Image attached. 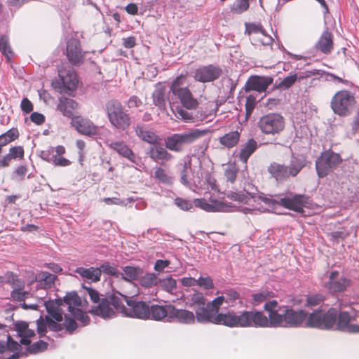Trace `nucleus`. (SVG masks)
<instances>
[{"label":"nucleus","mask_w":359,"mask_h":359,"mask_svg":"<svg viewBox=\"0 0 359 359\" xmlns=\"http://www.w3.org/2000/svg\"><path fill=\"white\" fill-rule=\"evenodd\" d=\"M219 306L215 302V299L204 304V306L195 308L194 315L196 321L201 324H215L223 325L230 327L231 321L230 318L232 316V311H228L226 313H219Z\"/></svg>","instance_id":"39448f33"},{"label":"nucleus","mask_w":359,"mask_h":359,"mask_svg":"<svg viewBox=\"0 0 359 359\" xmlns=\"http://www.w3.org/2000/svg\"><path fill=\"white\" fill-rule=\"evenodd\" d=\"M147 154L157 163L159 161H169L173 158V156L168 151L166 147L164 148L158 143L151 145L147 149Z\"/></svg>","instance_id":"a878e982"},{"label":"nucleus","mask_w":359,"mask_h":359,"mask_svg":"<svg viewBox=\"0 0 359 359\" xmlns=\"http://www.w3.org/2000/svg\"><path fill=\"white\" fill-rule=\"evenodd\" d=\"M135 131L140 140L151 145L158 143L161 140L152 128L143 123H137L135 127Z\"/></svg>","instance_id":"393cba45"},{"label":"nucleus","mask_w":359,"mask_h":359,"mask_svg":"<svg viewBox=\"0 0 359 359\" xmlns=\"http://www.w3.org/2000/svg\"><path fill=\"white\" fill-rule=\"evenodd\" d=\"M222 74V68L217 65L199 67L194 72V79L201 83L212 82L218 79Z\"/></svg>","instance_id":"aec40b11"},{"label":"nucleus","mask_w":359,"mask_h":359,"mask_svg":"<svg viewBox=\"0 0 359 359\" xmlns=\"http://www.w3.org/2000/svg\"><path fill=\"white\" fill-rule=\"evenodd\" d=\"M258 127L265 135H276L284 129L285 121L283 116L278 113H270L262 116Z\"/></svg>","instance_id":"dca6fc26"},{"label":"nucleus","mask_w":359,"mask_h":359,"mask_svg":"<svg viewBox=\"0 0 359 359\" xmlns=\"http://www.w3.org/2000/svg\"><path fill=\"white\" fill-rule=\"evenodd\" d=\"M48 348V344L43 340H39L27 348V352L30 354H36L44 351Z\"/></svg>","instance_id":"8fccbe9b"},{"label":"nucleus","mask_w":359,"mask_h":359,"mask_svg":"<svg viewBox=\"0 0 359 359\" xmlns=\"http://www.w3.org/2000/svg\"><path fill=\"white\" fill-rule=\"evenodd\" d=\"M327 280L323 282V287L330 294H338L348 290L352 281L342 273L332 270L327 273Z\"/></svg>","instance_id":"4468645a"},{"label":"nucleus","mask_w":359,"mask_h":359,"mask_svg":"<svg viewBox=\"0 0 359 359\" xmlns=\"http://www.w3.org/2000/svg\"><path fill=\"white\" fill-rule=\"evenodd\" d=\"M307 317V313L302 310H294L290 306L279 305L277 302L276 315H273L272 323L276 327H297L300 326Z\"/></svg>","instance_id":"423d86ee"},{"label":"nucleus","mask_w":359,"mask_h":359,"mask_svg":"<svg viewBox=\"0 0 359 359\" xmlns=\"http://www.w3.org/2000/svg\"><path fill=\"white\" fill-rule=\"evenodd\" d=\"M63 329L65 328L66 330L72 334L77 328V323L75 319L70 318L68 315H65V321L62 323Z\"/></svg>","instance_id":"864d4df0"},{"label":"nucleus","mask_w":359,"mask_h":359,"mask_svg":"<svg viewBox=\"0 0 359 359\" xmlns=\"http://www.w3.org/2000/svg\"><path fill=\"white\" fill-rule=\"evenodd\" d=\"M273 81V79L271 76H251L245 83V90L246 92L255 90L262 93L266 91Z\"/></svg>","instance_id":"4be33fe9"},{"label":"nucleus","mask_w":359,"mask_h":359,"mask_svg":"<svg viewBox=\"0 0 359 359\" xmlns=\"http://www.w3.org/2000/svg\"><path fill=\"white\" fill-rule=\"evenodd\" d=\"M238 169L235 165H229L225 170L224 176L226 181L233 183L236 179Z\"/></svg>","instance_id":"5fc2aeb1"},{"label":"nucleus","mask_w":359,"mask_h":359,"mask_svg":"<svg viewBox=\"0 0 359 359\" xmlns=\"http://www.w3.org/2000/svg\"><path fill=\"white\" fill-rule=\"evenodd\" d=\"M109 147L116 151L121 156L127 158L135 165H140L141 158L123 142H112Z\"/></svg>","instance_id":"b1692460"},{"label":"nucleus","mask_w":359,"mask_h":359,"mask_svg":"<svg viewBox=\"0 0 359 359\" xmlns=\"http://www.w3.org/2000/svg\"><path fill=\"white\" fill-rule=\"evenodd\" d=\"M205 134V130L198 128L191 129L182 133H174L165 139V145L170 151L181 152L184 146L195 142Z\"/></svg>","instance_id":"1a4fd4ad"},{"label":"nucleus","mask_w":359,"mask_h":359,"mask_svg":"<svg viewBox=\"0 0 359 359\" xmlns=\"http://www.w3.org/2000/svg\"><path fill=\"white\" fill-rule=\"evenodd\" d=\"M53 163L55 166L67 167L71 165V161L66 158L55 155Z\"/></svg>","instance_id":"69168bd1"},{"label":"nucleus","mask_w":359,"mask_h":359,"mask_svg":"<svg viewBox=\"0 0 359 359\" xmlns=\"http://www.w3.org/2000/svg\"><path fill=\"white\" fill-rule=\"evenodd\" d=\"M258 147L257 142L253 138L248 140L241 146L238 158L243 163L246 164L250 156L256 151Z\"/></svg>","instance_id":"72a5a7b5"},{"label":"nucleus","mask_w":359,"mask_h":359,"mask_svg":"<svg viewBox=\"0 0 359 359\" xmlns=\"http://www.w3.org/2000/svg\"><path fill=\"white\" fill-rule=\"evenodd\" d=\"M341 162V156L331 149L322 152L316 161V170L318 176L320 178L326 177L336 169Z\"/></svg>","instance_id":"f8f14e48"},{"label":"nucleus","mask_w":359,"mask_h":359,"mask_svg":"<svg viewBox=\"0 0 359 359\" xmlns=\"http://www.w3.org/2000/svg\"><path fill=\"white\" fill-rule=\"evenodd\" d=\"M88 294L90 300L97 304L93 306L89 312L103 319H111L116 316L115 308H118L121 304V299L116 295L109 297L100 298V294L90 287L83 286Z\"/></svg>","instance_id":"20e7f679"},{"label":"nucleus","mask_w":359,"mask_h":359,"mask_svg":"<svg viewBox=\"0 0 359 359\" xmlns=\"http://www.w3.org/2000/svg\"><path fill=\"white\" fill-rule=\"evenodd\" d=\"M58 75L62 85L60 92L69 95H72L79 84V79L75 70L70 67L64 68L58 71Z\"/></svg>","instance_id":"6ab92c4d"},{"label":"nucleus","mask_w":359,"mask_h":359,"mask_svg":"<svg viewBox=\"0 0 359 359\" xmlns=\"http://www.w3.org/2000/svg\"><path fill=\"white\" fill-rule=\"evenodd\" d=\"M121 295V304L115 311H121L125 316L146 320L149 318V305L142 301L128 299L126 295Z\"/></svg>","instance_id":"9b49d317"},{"label":"nucleus","mask_w":359,"mask_h":359,"mask_svg":"<svg viewBox=\"0 0 359 359\" xmlns=\"http://www.w3.org/2000/svg\"><path fill=\"white\" fill-rule=\"evenodd\" d=\"M245 34L248 36L261 34L264 37V39H260V43L263 46L271 45L273 41V38L266 34L261 24L245 23Z\"/></svg>","instance_id":"c756f323"},{"label":"nucleus","mask_w":359,"mask_h":359,"mask_svg":"<svg viewBox=\"0 0 359 359\" xmlns=\"http://www.w3.org/2000/svg\"><path fill=\"white\" fill-rule=\"evenodd\" d=\"M30 293L27 291H22L20 290H13V291L11 293V297L13 299V300L16 302H23L25 300V299L28 298Z\"/></svg>","instance_id":"4d7b16f0"},{"label":"nucleus","mask_w":359,"mask_h":359,"mask_svg":"<svg viewBox=\"0 0 359 359\" xmlns=\"http://www.w3.org/2000/svg\"><path fill=\"white\" fill-rule=\"evenodd\" d=\"M201 177V180H202L203 184L201 187H198V189H205L210 188L212 190L216 189V180L215 177L210 173L209 172L206 171L205 172H201L199 174Z\"/></svg>","instance_id":"c03bdc74"},{"label":"nucleus","mask_w":359,"mask_h":359,"mask_svg":"<svg viewBox=\"0 0 359 359\" xmlns=\"http://www.w3.org/2000/svg\"><path fill=\"white\" fill-rule=\"evenodd\" d=\"M8 154L12 159L22 158L24 156V149L20 146L12 147L9 149Z\"/></svg>","instance_id":"680f3d73"},{"label":"nucleus","mask_w":359,"mask_h":359,"mask_svg":"<svg viewBox=\"0 0 359 359\" xmlns=\"http://www.w3.org/2000/svg\"><path fill=\"white\" fill-rule=\"evenodd\" d=\"M100 271V276L102 273L112 276L115 278L119 279L120 271L117 268L109 262H104L97 267Z\"/></svg>","instance_id":"37998d69"},{"label":"nucleus","mask_w":359,"mask_h":359,"mask_svg":"<svg viewBox=\"0 0 359 359\" xmlns=\"http://www.w3.org/2000/svg\"><path fill=\"white\" fill-rule=\"evenodd\" d=\"M77 102L67 97H61L57 106V109L60 111L65 116L73 118L74 110L77 107Z\"/></svg>","instance_id":"473e14b6"},{"label":"nucleus","mask_w":359,"mask_h":359,"mask_svg":"<svg viewBox=\"0 0 359 359\" xmlns=\"http://www.w3.org/2000/svg\"><path fill=\"white\" fill-rule=\"evenodd\" d=\"M81 304V299L76 292H68L63 299H55L44 302V306L48 313L57 321H62L64 310L62 306H67L70 313L72 309H76L75 306Z\"/></svg>","instance_id":"0eeeda50"},{"label":"nucleus","mask_w":359,"mask_h":359,"mask_svg":"<svg viewBox=\"0 0 359 359\" xmlns=\"http://www.w3.org/2000/svg\"><path fill=\"white\" fill-rule=\"evenodd\" d=\"M232 198L241 202L248 203L249 199H253L255 202L262 201L272 208L276 205L283 206L287 209L297 212H302L304 208H309L311 205L310 197L297 194L293 192H287L278 195L264 196L259 194L258 189L251 183H246L243 191L239 193H232Z\"/></svg>","instance_id":"f03ea898"},{"label":"nucleus","mask_w":359,"mask_h":359,"mask_svg":"<svg viewBox=\"0 0 359 359\" xmlns=\"http://www.w3.org/2000/svg\"><path fill=\"white\" fill-rule=\"evenodd\" d=\"M70 313L75 319L80 321L83 325H87L90 323L89 316L79 308H76V309H72Z\"/></svg>","instance_id":"3c124183"},{"label":"nucleus","mask_w":359,"mask_h":359,"mask_svg":"<svg viewBox=\"0 0 359 359\" xmlns=\"http://www.w3.org/2000/svg\"><path fill=\"white\" fill-rule=\"evenodd\" d=\"M56 276L46 271H43L36 276V281L40 287L50 288L56 279Z\"/></svg>","instance_id":"a19ab883"},{"label":"nucleus","mask_w":359,"mask_h":359,"mask_svg":"<svg viewBox=\"0 0 359 359\" xmlns=\"http://www.w3.org/2000/svg\"><path fill=\"white\" fill-rule=\"evenodd\" d=\"M359 318V312L350 313L348 311H337L335 330L349 334L359 333V325L352 323Z\"/></svg>","instance_id":"f3484780"},{"label":"nucleus","mask_w":359,"mask_h":359,"mask_svg":"<svg viewBox=\"0 0 359 359\" xmlns=\"http://www.w3.org/2000/svg\"><path fill=\"white\" fill-rule=\"evenodd\" d=\"M143 268L140 266L127 265L122 267V272H120L119 279L130 283L138 282L142 273Z\"/></svg>","instance_id":"bb28decb"},{"label":"nucleus","mask_w":359,"mask_h":359,"mask_svg":"<svg viewBox=\"0 0 359 359\" xmlns=\"http://www.w3.org/2000/svg\"><path fill=\"white\" fill-rule=\"evenodd\" d=\"M106 110L110 123L120 131L126 130L131 123L130 114L123 108L121 103L115 100L106 104Z\"/></svg>","instance_id":"9d476101"},{"label":"nucleus","mask_w":359,"mask_h":359,"mask_svg":"<svg viewBox=\"0 0 359 359\" xmlns=\"http://www.w3.org/2000/svg\"><path fill=\"white\" fill-rule=\"evenodd\" d=\"M215 302L217 303L219 307L224 302L228 306L233 307L239 305L243 306V302L241 294L233 288H226L222 292V295L215 298Z\"/></svg>","instance_id":"5701e85b"},{"label":"nucleus","mask_w":359,"mask_h":359,"mask_svg":"<svg viewBox=\"0 0 359 359\" xmlns=\"http://www.w3.org/2000/svg\"><path fill=\"white\" fill-rule=\"evenodd\" d=\"M86 52L81 48L79 39L71 38L67 42L66 55L69 63L74 66L81 65L85 59Z\"/></svg>","instance_id":"a211bd4d"},{"label":"nucleus","mask_w":359,"mask_h":359,"mask_svg":"<svg viewBox=\"0 0 359 359\" xmlns=\"http://www.w3.org/2000/svg\"><path fill=\"white\" fill-rule=\"evenodd\" d=\"M165 88L158 85L152 93L154 104L161 111L166 109Z\"/></svg>","instance_id":"f704fd0d"},{"label":"nucleus","mask_w":359,"mask_h":359,"mask_svg":"<svg viewBox=\"0 0 359 359\" xmlns=\"http://www.w3.org/2000/svg\"><path fill=\"white\" fill-rule=\"evenodd\" d=\"M20 107L22 111L26 114H29L33 110V104L27 97L22 100Z\"/></svg>","instance_id":"338daca9"},{"label":"nucleus","mask_w":359,"mask_h":359,"mask_svg":"<svg viewBox=\"0 0 359 359\" xmlns=\"http://www.w3.org/2000/svg\"><path fill=\"white\" fill-rule=\"evenodd\" d=\"M191 161L192 159L189 156L184 158L183 163L180 165V181L187 188L196 191L198 187H201L204 184L201 180L199 172L195 175Z\"/></svg>","instance_id":"ddd939ff"},{"label":"nucleus","mask_w":359,"mask_h":359,"mask_svg":"<svg viewBox=\"0 0 359 359\" xmlns=\"http://www.w3.org/2000/svg\"><path fill=\"white\" fill-rule=\"evenodd\" d=\"M257 103V97L254 95H250L245 100V111L246 116H249L252 114Z\"/></svg>","instance_id":"6e6d98bb"},{"label":"nucleus","mask_w":359,"mask_h":359,"mask_svg":"<svg viewBox=\"0 0 359 359\" xmlns=\"http://www.w3.org/2000/svg\"><path fill=\"white\" fill-rule=\"evenodd\" d=\"M196 207L201 208L207 212L215 211V208L213 205L208 203L205 199H196L194 201Z\"/></svg>","instance_id":"052dcab7"},{"label":"nucleus","mask_w":359,"mask_h":359,"mask_svg":"<svg viewBox=\"0 0 359 359\" xmlns=\"http://www.w3.org/2000/svg\"><path fill=\"white\" fill-rule=\"evenodd\" d=\"M240 136L238 131H231L221 137L219 142L227 148H232L238 144Z\"/></svg>","instance_id":"ea45409f"},{"label":"nucleus","mask_w":359,"mask_h":359,"mask_svg":"<svg viewBox=\"0 0 359 359\" xmlns=\"http://www.w3.org/2000/svg\"><path fill=\"white\" fill-rule=\"evenodd\" d=\"M55 147H49L48 149L41 151L39 156L48 163H53L55 158Z\"/></svg>","instance_id":"bf43d9fd"},{"label":"nucleus","mask_w":359,"mask_h":359,"mask_svg":"<svg viewBox=\"0 0 359 359\" xmlns=\"http://www.w3.org/2000/svg\"><path fill=\"white\" fill-rule=\"evenodd\" d=\"M273 292L269 291H262L252 294V303L256 305L262 302H267L270 300L271 297H273Z\"/></svg>","instance_id":"de8ad7c7"},{"label":"nucleus","mask_w":359,"mask_h":359,"mask_svg":"<svg viewBox=\"0 0 359 359\" xmlns=\"http://www.w3.org/2000/svg\"><path fill=\"white\" fill-rule=\"evenodd\" d=\"M305 165L303 157L292 155L288 165L273 163L269 167L268 170L278 182H283L290 177H296Z\"/></svg>","instance_id":"6e6552de"},{"label":"nucleus","mask_w":359,"mask_h":359,"mask_svg":"<svg viewBox=\"0 0 359 359\" xmlns=\"http://www.w3.org/2000/svg\"><path fill=\"white\" fill-rule=\"evenodd\" d=\"M71 124L81 135L90 137L98 135L99 127L88 118L77 116L72 118Z\"/></svg>","instance_id":"412c9836"},{"label":"nucleus","mask_w":359,"mask_h":359,"mask_svg":"<svg viewBox=\"0 0 359 359\" xmlns=\"http://www.w3.org/2000/svg\"><path fill=\"white\" fill-rule=\"evenodd\" d=\"M297 81V74H290L285 77L279 83H276L275 88L280 90H285L292 87Z\"/></svg>","instance_id":"a18cd8bd"},{"label":"nucleus","mask_w":359,"mask_h":359,"mask_svg":"<svg viewBox=\"0 0 359 359\" xmlns=\"http://www.w3.org/2000/svg\"><path fill=\"white\" fill-rule=\"evenodd\" d=\"M185 76L176 77L170 86L168 101L175 116L185 122L195 123L204 121L208 115L202 111H189L196 109L198 102L186 86Z\"/></svg>","instance_id":"f257e3e1"},{"label":"nucleus","mask_w":359,"mask_h":359,"mask_svg":"<svg viewBox=\"0 0 359 359\" xmlns=\"http://www.w3.org/2000/svg\"><path fill=\"white\" fill-rule=\"evenodd\" d=\"M170 311V318L176 319L182 324H194L196 322L194 313L187 309H179L172 306Z\"/></svg>","instance_id":"c85d7f7f"},{"label":"nucleus","mask_w":359,"mask_h":359,"mask_svg":"<svg viewBox=\"0 0 359 359\" xmlns=\"http://www.w3.org/2000/svg\"><path fill=\"white\" fill-rule=\"evenodd\" d=\"M0 51L8 59H10L13 55L9 45L8 37L6 35L0 36Z\"/></svg>","instance_id":"49530a36"},{"label":"nucleus","mask_w":359,"mask_h":359,"mask_svg":"<svg viewBox=\"0 0 359 359\" xmlns=\"http://www.w3.org/2000/svg\"><path fill=\"white\" fill-rule=\"evenodd\" d=\"M126 104L128 108L139 107L142 104V102L138 97L133 95L129 98Z\"/></svg>","instance_id":"774afa93"},{"label":"nucleus","mask_w":359,"mask_h":359,"mask_svg":"<svg viewBox=\"0 0 359 359\" xmlns=\"http://www.w3.org/2000/svg\"><path fill=\"white\" fill-rule=\"evenodd\" d=\"M158 282L159 278L156 273L145 272L143 269L142 273L140 276L137 283L143 287L151 288L154 286L158 285Z\"/></svg>","instance_id":"e433bc0d"},{"label":"nucleus","mask_w":359,"mask_h":359,"mask_svg":"<svg viewBox=\"0 0 359 359\" xmlns=\"http://www.w3.org/2000/svg\"><path fill=\"white\" fill-rule=\"evenodd\" d=\"M74 272L79 275L83 280H89L90 283H97L100 280V271L97 267H77L74 270Z\"/></svg>","instance_id":"7c9ffc66"},{"label":"nucleus","mask_w":359,"mask_h":359,"mask_svg":"<svg viewBox=\"0 0 359 359\" xmlns=\"http://www.w3.org/2000/svg\"><path fill=\"white\" fill-rule=\"evenodd\" d=\"M187 299V304L194 311L195 308L201 307L208 302L203 294L198 291H194V293L190 294Z\"/></svg>","instance_id":"4c0bfd02"},{"label":"nucleus","mask_w":359,"mask_h":359,"mask_svg":"<svg viewBox=\"0 0 359 359\" xmlns=\"http://www.w3.org/2000/svg\"><path fill=\"white\" fill-rule=\"evenodd\" d=\"M158 285L164 291L169 293H174L177 290V281L171 276L165 278H159Z\"/></svg>","instance_id":"79ce46f5"},{"label":"nucleus","mask_w":359,"mask_h":359,"mask_svg":"<svg viewBox=\"0 0 359 359\" xmlns=\"http://www.w3.org/2000/svg\"><path fill=\"white\" fill-rule=\"evenodd\" d=\"M276 308L277 301L273 299L266 302L264 305V309L268 312L269 317L266 316L263 312L258 311H244L239 314L232 311L230 327H276V324L272 323L273 316L276 315Z\"/></svg>","instance_id":"7ed1b4c3"},{"label":"nucleus","mask_w":359,"mask_h":359,"mask_svg":"<svg viewBox=\"0 0 359 359\" xmlns=\"http://www.w3.org/2000/svg\"><path fill=\"white\" fill-rule=\"evenodd\" d=\"M323 323V310L316 309L309 314L307 320L306 326L309 327H315L322 330Z\"/></svg>","instance_id":"58836bf2"},{"label":"nucleus","mask_w":359,"mask_h":359,"mask_svg":"<svg viewBox=\"0 0 359 359\" xmlns=\"http://www.w3.org/2000/svg\"><path fill=\"white\" fill-rule=\"evenodd\" d=\"M355 102V97L352 93L346 90H340L332 97L331 108L335 114L346 116L351 113Z\"/></svg>","instance_id":"2eb2a0df"},{"label":"nucleus","mask_w":359,"mask_h":359,"mask_svg":"<svg viewBox=\"0 0 359 359\" xmlns=\"http://www.w3.org/2000/svg\"><path fill=\"white\" fill-rule=\"evenodd\" d=\"M314 48L323 54L328 55L331 53L334 48L333 35L328 31L327 28L322 33Z\"/></svg>","instance_id":"cd10ccee"},{"label":"nucleus","mask_w":359,"mask_h":359,"mask_svg":"<svg viewBox=\"0 0 359 359\" xmlns=\"http://www.w3.org/2000/svg\"><path fill=\"white\" fill-rule=\"evenodd\" d=\"M324 300V295L322 294H315L307 297V304L309 306H316L320 304Z\"/></svg>","instance_id":"0e129e2a"},{"label":"nucleus","mask_w":359,"mask_h":359,"mask_svg":"<svg viewBox=\"0 0 359 359\" xmlns=\"http://www.w3.org/2000/svg\"><path fill=\"white\" fill-rule=\"evenodd\" d=\"M197 285L205 290H210L214 287L212 278L210 276H200L197 279Z\"/></svg>","instance_id":"13d9d810"},{"label":"nucleus","mask_w":359,"mask_h":359,"mask_svg":"<svg viewBox=\"0 0 359 359\" xmlns=\"http://www.w3.org/2000/svg\"><path fill=\"white\" fill-rule=\"evenodd\" d=\"M154 176L161 183L166 185H171L173 182L172 177L169 176L165 170L161 168H158L156 169L154 172Z\"/></svg>","instance_id":"09e8293b"},{"label":"nucleus","mask_w":359,"mask_h":359,"mask_svg":"<svg viewBox=\"0 0 359 359\" xmlns=\"http://www.w3.org/2000/svg\"><path fill=\"white\" fill-rule=\"evenodd\" d=\"M174 203L180 209L184 211H189L194 208V205L191 201L187 200L181 197H177L174 201Z\"/></svg>","instance_id":"603ef678"},{"label":"nucleus","mask_w":359,"mask_h":359,"mask_svg":"<svg viewBox=\"0 0 359 359\" xmlns=\"http://www.w3.org/2000/svg\"><path fill=\"white\" fill-rule=\"evenodd\" d=\"M53 319L46 318L47 324L49 329L52 331L58 332L63 330V325L60 323L61 321H57L53 318Z\"/></svg>","instance_id":"e2e57ef3"},{"label":"nucleus","mask_w":359,"mask_h":359,"mask_svg":"<svg viewBox=\"0 0 359 359\" xmlns=\"http://www.w3.org/2000/svg\"><path fill=\"white\" fill-rule=\"evenodd\" d=\"M337 309L331 308L327 311H323L322 330H330L336 325Z\"/></svg>","instance_id":"c9c22d12"},{"label":"nucleus","mask_w":359,"mask_h":359,"mask_svg":"<svg viewBox=\"0 0 359 359\" xmlns=\"http://www.w3.org/2000/svg\"><path fill=\"white\" fill-rule=\"evenodd\" d=\"M172 305H152L149 306V318L151 316V319L155 320H161L164 318H167V321L171 322L170 318V311Z\"/></svg>","instance_id":"2f4dec72"}]
</instances>
